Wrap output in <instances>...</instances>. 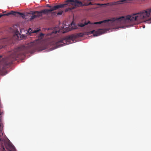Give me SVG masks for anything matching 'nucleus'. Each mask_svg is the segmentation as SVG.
<instances>
[{
  "label": "nucleus",
  "mask_w": 151,
  "mask_h": 151,
  "mask_svg": "<svg viewBox=\"0 0 151 151\" xmlns=\"http://www.w3.org/2000/svg\"><path fill=\"white\" fill-rule=\"evenodd\" d=\"M63 12V11H60L58 12L57 14L58 15H61L62 14Z\"/></svg>",
  "instance_id": "4468645a"
},
{
  "label": "nucleus",
  "mask_w": 151,
  "mask_h": 151,
  "mask_svg": "<svg viewBox=\"0 0 151 151\" xmlns=\"http://www.w3.org/2000/svg\"><path fill=\"white\" fill-rule=\"evenodd\" d=\"M2 138H0V141H1L2 140Z\"/></svg>",
  "instance_id": "412c9836"
},
{
  "label": "nucleus",
  "mask_w": 151,
  "mask_h": 151,
  "mask_svg": "<svg viewBox=\"0 0 151 151\" xmlns=\"http://www.w3.org/2000/svg\"><path fill=\"white\" fill-rule=\"evenodd\" d=\"M63 28H61L60 29L58 27H56L53 28V29L51 31L48 33L47 35V36L51 35H52L53 34H56L57 32H59L60 31V29H62Z\"/></svg>",
  "instance_id": "6e6552de"
},
{
  "label": "nucleus",
  "mask_w": 151,
  "mask_h": 151,
  "mask_svg": "<svg viewBox=\"0 0 151 151\" xmlns=\"http://www.w3.org/2000/svg\"><path fill=\"white\" fill-rule=\"evenodd\" d=\"M2 47H1V46H0V49H1V48Z\"/></svg>",
  "instance_id": "4be33fe9"
},
{
  "label": "nucleus",
  "mask_w": 151,
  "mask_h": 151,
  "mask_svg": "<svg viewBox=\"0 0 151 151\" xmlns=\"http://www.w3.org/2000/svg\"><path fill=\"white\" fill-rule=\"evenodd\" d=\"M6 148L9 151H11V150L12 149V146L9 144L6 147Z\"/></svg>",
  "instance_id": "1a4fd4ad"
},
{
  "label": "nucleus",
  "mask_w": 151,
  "mask_h": 151,
  "mask_svg": "<svg viewBox=\"0 0 151 151\" xmlns=\"http://www.w3.org/2000/svg\"><path fill=\"white\" fill-rule=\"evenodd\" d=\"M77 28H78L77 27H75L74 28H73V29H77Z\"/></svg>",
  "instance_id": "aec40b11"
},
{
  "label": "nucleus",
  "mask_w": 151,
  "mask_h": 151,
  "mask_svg": "<svg viewBox=\"0 0 151 151\" xmlns=\"http://www.w3.org/2000/svg\"><path fill=\"white\" fill-rule=\"evenodd\" d=\"M2 151H6L4 147L3 146L2 147Z\"/></svg>",
  "instance_id": "dca6fc26"
},
{
  "label": "nucleus",
  "mask_w": 151,
  "mask_h": 151,
  "mask_svg": "<svg viewBox=\"0 0 151 151\" xmlns=\"http://www.w3.org/2000/svg\"><path fill=\"white\" fill-rule=\"evenodd\" d=\"M44 35L42 33H41L40 34V37H42Z\"/></svg>",
  "instance_id": "f3484780"
},
{
  "label": "nucleus",
  "mask_w": 151,
  "mask_h": 151,
  "mask_svg": "<svg viewBox=\"0 0 151 151\" xmlns=\"http://www.w3.org/2000/svg\"><path fill=\"white\" fill-rule=\"evenodd\" d=\"M66 2L67 3V5H72L73 7H68L65 10V12L71 11L72 9H75L77 7L88 6V3H85L83 4L81 1H78V0H67Z\"/></svg>",
  "instance_id": "20e7f679"
},
{
  "label": "nucleus",
  "mask_w": 151,
  "mask_h": 151,
  "mask_svg": "<svg viewBox=\"0 0 151 151\" xmlns=\"http://www.w3.org/2000/svg\"><path fill=\"white\" fill-rule=\"evenodd\" d=\"M19 14V15H21V17L23 19L26 18V17L27 16V13L26 14V15H25L24 14V13H20L19 12H16L15 11H12L6 14H3V16H9L10 15H16V14Z\"/></svg>",
  "instance_id": "0eeeda50"
},
{
  "label": "nucleus",
  "mask_w": 151,
  "mask_h": 151,
  "mask_svg": "<svg viewBox=\"0 0 151 151\" xmlns=\"http://www.w3.org/2000/svg\"><path fill=\"white\" fill-rule=\"evenodd\" d=\"M66 31H68V30H67Z\"/></svg>",
  "instance_id": "b1692460"
},
{
  "label": "nucleus",
  "mask_w": 151,
  "mask_h": 151,
  "mask_svg": "<svg viewBox=\"0 0 151 151\" xmlns=\"http://www.w3.org/2000/svg\"><path fill=\"white\" fill-rule=\"evenodd\" d=\"M74 39V37L73 35L66 37L56 42V48L72 43L73 42Z\"/></svg>",
  "instance_id": "39448f33"
},
{
  "label": "nucleus",
  "mask_w": 151,
  "mask_h": 151,
  "mask_svg": "<svg viewBox=\"0 0 151 151\" xmlns=\"http://www.w3.org/2000/svg\"><path fill=\"white\" fill-rule=\"evenodd\" d=\"M151 14V8L144 10L142 12L137 14H133L131 15H128L125 17L122 16L116 18H113L110 19L106 20V24L110 21L114 22L118 21L133 22L135 21L140 20L142 19H146L149 17Z\"/></svg>",
  "instance_id": "f03ea898"
},
{
  "label": "nucleus",
  "mask_w": 151,
  "mask_h": 151,
  "mask_svg": "<svg viewBox=\"0 0 151 151\" xmlns=\"http://www.w3.org/2000/svg\"><path fill=\"white\" fill-rule=\"evenodd\" d=\"M65 3V4L56 5L52 7L49 4H47L46 6L50 8V9H43L41 11H31L29 13H27V16L30 17V20L31 21L35 18L42 17V14H49L50 12H51V13H53V12H52V11L56 10L60 8L65 7L67 5V3L66 2Z\"/></svg>",
  "instance_id": "7ed1b4c3"
},
{
  "label": "nucleus",
  "mask_w": 151,
  "mask_h": 151,
  "mask_svg": "<svg viewBox=\"0 0 151 151\" xmlns=\"http://www.w3.org/2000/svg\"><path fill=\"white\" fill-rule=\"evenodd\" d=\"M88 4L89 5H94V4H92L91 2H90L89 3H88Z\"/></svg>",
  "instance_id": "a211bd4d"
},
{
  "label": "nucleus",
  "mask_w": 151,
  "mask_h": 151,
  "mask_svg": "<svg viewBox=\"0 0 151 151\" xmlns=\"http://www.w3.org/2000/svg\"><path fill=\"white\" fill-rule=\"evenodd\" d=\"M104 33V31L103 29H99L97 31L93 30L92 31L88 32H86V34L87 35H90L91 34H93V36H99Z\"/></svg>",
  "instance_id": "423d86ee"
},
{
  "label": "nucleus",
  "mask_w": 151,
  "mask_h": 151,
  "mask_svg": "<svg viewBox=\"0 0 151 151\" xmlns=\"http://www.w3.org/2000/svg\"><path fill=\"white\" fill-rule=\"evenodd\" d=\"M88 1H91V0H88Z\"/></svg>",
  "instance_id": "5701e85b"
},
{
  "label": "nucleus",
  "mask_w": 151,
  "mask_h": 151,
  "mask_svg": "<svg viewBox=\"0 0 151 151\" xmlns=\"http://www.w3.org/2000/svg\"><path fill=\"white\" fill-rule=\"evenodd\" d=\"M84 35V34L83 33H80L77 34V37H83Z\"/></svg>",
  "instance_id": "9b49d317"
},
{
  "label": "nucleus",
  "mask_w": 151,
  "mask_h": 151,
  "mask_svg": "<svg viewBox=\"0 0 151 151\" xmlns=\"http://www.w3.org/2000/svg\"><path fill=\"white\" fill-rule=\"evenodd\" d=\"M39 41L36 40L25 45H22L15 48L12 54L6 59H3L1 63L3 65V69L11 64L12 62L27 53H32L40 47V44Z\"/></svg>",
  "instance_id": "f257e3e1"
},
{
  "label": "nucleus",
  "mask_w": 151,
  "mask_h": 151,
  "mask_svg": "<svg viewBox=\"0 0 151 151\" xmlns=\"http://www.w3.org/2000/svg\"><path fill=\"white\" fill-rule=\"evenodd\" d=\"M127 1L125 0H122L119 1L118 2V4H122L123 3H126Z\"/></svg>",
  "instance_id": "f8f14e48"
},
{
  "label": "nucleus",
  "mask_w": 151,
  "mask_h": 151,
  "mask_svg": "<svg viewBox=\"0 0 151 151\" xmlns=\"http://www.w3.org/2000/svg\"><path fill=\"white\" fill-rule=\"evenodd\" d=\"M40 29L38 30V29H36L33 30V33H36L37 32H39L40 31Z\"/></svg>",
  "instance_id": "2eb2a0df"
},
{
  "label": "nucleus",
  "mask_w": 151,
  "mask_h": 151,
  "mask_svg": "<svg viewBox=\"0 0 151 151\" xmlns=\"http://www.w3.org/2000/svg\"><path fill=\"white\" fill-rule=\"evenodd\" d=\"M3 16V14H0V18L1 17H2Z\"/></svg>",
  "instance_id": "6ab92c4d"
},
{
  "label": "nucleus",
  "mask_w": 151,
  "mask_h": 151,
  "mask_svg": "<svg viewBox=\"0 0 151 151\" xmlns=\"http://www.w3.org/2000/svg\"><path fill=\"white\" fill-rule=\"evenodd\" d=\"M28 34H27V35H28V34L29 35L31 33H33V30L29 28L28 31Z\"/></svg>",
  "instance_id": "ddd939ff"
},
{
  "label": "nucleus",
  "mask_w": 151,
  "mask_h": 151,
  "mask_svg": "<svg viewBox=\"0 0 151 151\" xmlns=\"http://www.w3.org/2000/svg\"><path fill=\"white\" fill-rule=\"evenodd\" d=\"M96 4V5H99V6H106L109 4V3H108L107 4H102L97 3V4Z\"/></svg>",
  "instance_id": "9d476101"
}]
</instances>
